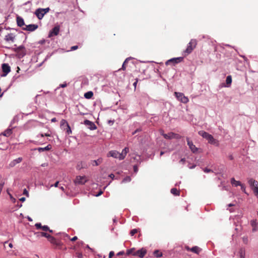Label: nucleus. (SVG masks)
Masks as SVG:
<instances>
[{
	"label": "nucleus",
	"instance_id": "28",
	"mask_svg": "<svg viewBox=\"0 0 258 258\" xmlns=\"http://www.w3.org/2000/svg\"><path fill=\"white\" fill-rule=\"evenodd\" d=\"M154 254L155 256L157 257H160L162 256V253L161 252H160L158 250H156L154 252Z\"/></svg>",
	"mask_w": 258,
	"mask_h": 258
},
{
	"label": "nucleus",
	"instance_id": "57",
	"mask_svg": "<svg viewBox=\"0 0 258 258\" xmlns=\"http://www.w3.org/2000/svg\"><path fill=\"white\" fill-rule=\"evenodd\" d=\"M9 247H10V248H12V247H13V244H12V243H9Z\"/></svg>",
	"mask_w": 258,
	"mask_h": 258
},
{
	"label": "nucleus",
	"instance_id": "12",
	"mask_svg": "<svg viewBox=\"0 0 258 258\" xmlns=\"http://www.w3.org/2000/svg\"><path fill=\"white\" fill-rule=\"evenodd\" d=\"M38 28V25L36 24H30L28 25H26L25 28H24L23 29L29 31H33L35 30Z\"/></svg>",
	"mask_w": 258,
	"mask_h": 258
},
{
	"label": "nucleus",
	"instance_id": "23",
	"mask_svg": "<svg viewBox=\"0 0 258 258\" xmlns=\"http://www.w3.org/2000/svg\"><path fill=\"white\" fill-rule=\"evenodd\" d=\"M69 125L68 122L65 119H62L60 121V127L63 130H66V126Z\"/></svg>",
	"mask_w": 258,
	"mask_h": 258
},
{
	"label": "nucleus",
	"instance_id": "60",
	"mask_svg": "<svg viewBox=\"0 0 258 258\" xmlns=\"http://www.w3.org/2000/svg\"><path fill=\"white\" fill-rule=\"evenodd\" d=\"M137 83V82H135V83H134V84H133V85H134V86H135V87H136Z\"/></svg>",
	"mask_w": 258,
	"mask_h": 258
},
{
	"label": "nucleus",
	"instance_id": "26",
	"mask_svg": "<svg viewBox=\"0 0 258 258\" xmlns=\"http://www.w3.org/2000/svg\"><path fill=\"white\" fill-rule=\"evenodd\" d=\"M226 83L227 84L226 87H228L230 86L232 83V77L231 76H228L226 79Z\"/></svg>",
	"mask_w": 258,
	"mask_h": 258
},
{
	"label": "nucleus",
	"instance_id": "62",
	"mask_svg": "<svg viewBox=\"0 0 258 258\" xmlns=\"http://www.w3.org/2000/svg\"><path fill=\"white\" fill-rule=\"evenodd\" d=\"M186 249L187 250H190V248L189 247H188V246H186Z\"/></svg>",
	"mask_w": 258,
	"mask_h": 258
},
{
	"label": "nucleus",
	"instance_id": "17",
	"mask_svg": "<svg viewBox=\"0 0 258 258\" xmlns=\"http://www.w3.org/2000/svg\"><path fill=\"white\" fill-rule=\"evenodd\" d=\"M231 183L232 185V186L237 187L238 186H241L242 184L240 181L236 180L234 178H232L231 179Z\"/></svg>",
	"mask_w": 258,
	"mask_h": 258
},
{
	"label": "nucleus",
	"instance_id": "2",
	"mask_svg": "<svg viewBox=\"0 0 258 258\" xmlns=\"http://www.w3.org/2000/svg\"><path fill=\"white\" fill-rule=\"evenodd\" d=\"M199 134L203 138L207 140L210 144L218 145V141L211 135L203 131H199Z\"/></svg>",
	"mask_w": 258,
	"mask_h": 258
},
{
	"label": "nucleus",
	"instance_id": "35",
	"mask_svg": "<svg viewBox=\"0 0 258 258\" xmlns=\"http://www.w3.org/2000/svg\"><path fill=\"white\" fill-rule=\"evenodd\" d=\"M101 163V161L100 160H98L97 161L96 160H94L92 162V165L93 166H97L99 165V163Z\"/></svg>",
	"mask_w": 258,
	"mask_h": 258
},
{
	"label": "nucleus",
	"instance_id": "22",
	"mask_svg": "<svg viewBox=\"0 0 258 258\" xmlns=\"http://www.w3.org/2000/svg\"><path fill=\"white\" fill-rule=\"evenodd\" d=\"M245 250L243 248L240 249L238 252V256L239 258H245Z\"/></svg>",
	"mask_w": 258,
	"mask_h": 258
},
{
	"label": "nucleus",
	"instance_id": "9",
	"mask_svg": "<svg viewBox=\"0 0 258 258\" xmlns=\"http://www.w3.org/2000/svg\"><path fill=\"white\" fill-rule=\"evenodd\" d=\"M120 153L115 150H111L109 151L107 154L108 157H112L114 158L119 159L120 160Z\"/></svg>",
	"mask_w": 258,
	"mask_h": 258
},
{
	"label": "nucleus",
	"instance_id": "39",
	"mask_svg": "<svg viewBox=\"0 0 258 258\" xmlns=\"http://www.w3.org/2000/svg\"><path fill=\"white\" fill-rule=\"evenodd\" d=\"M35 226V227H36L37 229H41L42 226L41 225V223H36Z\"/></svg>",
	"mask_w": 258,
	"mask_h": 258
},
{
	"label": "nucleus",
	"instance_id": "50",
	"mask_svg": "<svg viewBox=\"0 0 258 258\" xmlns=\"http://www.w3.org/2000/svg\"><path fill=\"white\" fill-rule=\"evenodd\" d=\"M67 86V84L66 83H63L60 85V87L62 88L66 87Z\"/></svg>",
	"mask_w": 258,
	"mask_h": 258
},
{
	"label": "nucleus",
	"instance_id": "19",
	"mask_svg": "<svg viewBox=\"0 0 258 258\" xmlns=\"http://www.w3.org/2000/svg\"><path fill=\"white\" fill-rule=\"evenodd\" d=\"M248 184H249V186H250L251 188H252L254 187L255 185H258V182L255 181V180L253 179L252 178H250L248 181Z\"/></svg>",
	"mask_w": 258,
	"mask_h": 258
},
{
	"label": "nucleus",
	"instance_id": "47",
	"mask_svg": "<svg viewBox=\"0 0 258 258\" xmlns=\"http://www.w3.org/2000/svg\"><path fill=\"white\" fill-rule=\"evenodd\" d=\"M134 172H137L138 171V167L137 166H134Z\"/></svg>",
	"mask_w": 258,
	"mask_h": 258
},
{
	"label": "nucleus",
	"instance_id": "20",
	"mask_svg": "<svg viewBox=\"0 0 258 258\" xmlns=\"http://www.w3.org/2000/svg\"><path fill=\"white\" fill-rule=\"evenodd\" d=\"M17 23L18 25L20 27H22L25 25L23 19L20 17H17Z\"/></svg>",
	"mask_w": 258,
	"mask_h": 258
},
{
	"label": "nucleus",
	"instance_id": "29",
	"mask_svg": "<svg viewBox=\"0 0 258 258\" xmlns=\"http://www.w3.org/2000/svg\"><path fill=\"white\" fill-rule=\"evenodd\" d=\"M171 192L173 195L175 196H178L179 195V192L177 190L176 188H173L171 189Z\"/></svg>",
	"mask_w": 258,
	"mask_h": 258
},
{
	"label": "nucleus",
	"instance_id": "42",
	"mask_svg": "<svg viewBox=\"0 0 258 258\" xmlns=\"http://www.w3.org/2000/svg\"><path fill=\"white\" fill-rule=\"evenodd\" d=\"M23 194L26 195L27 197H29V192L28 190L25 188L23 190Z\"/></svg>",
	"mask_w": 258,
	"mask_h": 258
},
{
	"label": "nucleus",
	"instance_id": "25",
	"mask_svg": "<svg viewBox=\"0 0 258 258\" xmlns=\"http://www.w3.org/2000/svg\"><path fill=\"white\" fill-rule=\"evenodd\" d=\"M190 250L197 254H198L201 251V249L199 247L196 246L191 248Z\"/></svg>",
	"mask_w": 258,
	"mask_h": 258
},
{
	"label": "nucleus",
	"instance_id": "54",
	"mask_svg": "<svg viewBox=\"0 0 258 258\" xmlns=\"http://www.w3.org/2000/svg\"><path fill=\"white\" fill-rule=\"evenodd\" d=\"M109 176L112 179H113L114 178V175L113 174H110Z\"/></svg>",
	"mask_w": 258,
	"mask_h": 258
},
{
	"label": "nucleus",
	"instance_id": "5",
	"mask_svg": "<svg viewBox=\"0 0 258 258\" xmlns=\"http://www.w3.org/2000/svg\"><path fill=\"white\" fill-rule=\"evenodd\" d=\"M49 10L48 8L45 9H38L36 10L35 14L37 18L41 20L43 18L44 15L46 14Z\"/></svg>",
	"mask_w": 258,
	"mask_h": 258
},
{
	"label": "nucleus",
	"instance_id": "21",
	"mask_svg": "<svg viewBox=\"0 0 258 258\" xmlns=\"http://www.w3.org/2000/svg\"><path fill=\"white\" fill-rule=\"evenodd\" d=\"M162 135L165 139H172L174 138L176 136V135L172 133H169L168 134H162Z\"/></svg>",
	"mask_w": 258,
	"mask_h": 258
},
{
	"label": "nucleus",
	"instance_id": "45",
	"mask_svg": "<svg viewBox=\"0 0 258 258\" xmlns=\"http://www.w3.org/2000/svg\"><path fill=\"white\" fill-rule=\"evenodd\" d=\"M78 46L77 45H75V46H73L71 47V50H76L77 48H78Z\"/></svg>",
	"mask_w": 258,
	"mask_h": 258
},
{
	"label": "nucleus",
	"instance_id": "43",
	"mask_svg": "<svg viewBox=\"0 0 258 258\" xmlns=\"http://www.w3.org/2000/svg\"><path fill=\"white\" fill-rule=\"evenodd\" d=\"M248 241V238L247 237H243V241L244 243L246 244V243H247Z\"/></svg>",
	"mask_w": 258,
	"mask_h": 258
},
{
	"label": "nucleus",
	"instance_id": "41",
	"mask_svg": "<svg viewBox=\"0 0 258 258\" xmlns=\"http://www.w3.org/2000/svg\"><path fill=\"white\" fill-rule=\"evenodd\" d=\"M49 149V148L48 146H47L44 148H40L38 149L39 151H44V150H48Z\"/></svg>",
	"mask_w": 258,
	"mask_h": 258
},
{
	"label": "nucleus",
	"instance_id": "34",
	"mask_svg": "<svg viewBox=\"0 0 258 258\" xmlns=\"http://www.w3.org/2000/svg\"><path fill=\"white\" fill-rule=\"evenodd\" d=\"M66 132L68 135L71 134L72 133V130L71 129V127H70L69 124L66 126Z\"/></svg>",
	"mask_w": 258,
	"mask_h": 258
},
{
	"label": "nucleus",
	"instance_id": "40",
	"mask_svg": "<svg viewBox=\"0 0 258 258\" xmlns=\"http://www.w3.org/2000/svg\"><path fill=\"white\" fill-rule=\"evenodd\" d=\"M41 229L42 230L46 231H48V230H49V227L46 225H44V226H42Z\"/></svg>",
	"mask_w": 258,
	"mask_h": 258
},
{
	"label": "nucleus",
	"instance_id": "32",
	"mask_svg": "<svg viewBox=\"0 0 258 258\" xmlns=\"http://www.w3.org/2000/svg\"><path fill=\"white\" fill-rule=\"evenodd\" d=\"M131 181V178L130 176H126L122 181V183L128 182Z\"/></svg>",
	"mask_w": 258,
	"mask_h": 258
},
{
	"label": "nucleus",
	"instance_id": "11",
	"mask_svg": "<svg viewBox=\"0 0 258 258\" xmlns=\"http://www.w3.org/2000/svg\"><path fill=\"white\" fill-rule=\"evenodd\" d=\"M59 31V27L57 26L54 27L52 30L49 32V37H51L53 36L57 35Z\"/></svg>",
	"mask_w": 258,
	"mask_h": 258
},
{
	"label": "nucleus",
	"instance_id": "64",
	"mask_svg": "<svg viewBox=\"0 0 258 258\" xmlns=\"http://www.w3.org/2000/svg\"><path fill=\"white\" fill-rule=\"evenodd\" d=\"M28 220H29V221H31L32 220V219H31V218H30V217H28Z\"/></svg>",
	"mask_w": 258,
	"mask_h": 258
},
{
	"label": "nucleus",
	"instance_id": "52",
	"mask_svg": "<svg viewBox=\"0 0 258 258\" xmlns=\"http://www.w3.org/2000/svg\"><path fill=\"white\" fill-rule=\"evenodd\" d=\"M25 200H26V199L24 197H22V198L20 199V201L22 202H24L25 201Z\"/></svg>",
	"mask_w": 258,
	"mask_h": 258
},
{
	"label": "nucleus",
	"instance_id": "51",
	"mask_svg": "<svg viewBox=\"0 0 258 258\" xmlns=\"http://www.w3.org/2000/svg\"><path fill=\"white\" fill-rule=\"evenodd\" d=\"M40 136L41 137H43L44 136H46V137H49V136H50V135H49V134H45L44 135H43V134H41V135H40Z\"/></svg>",
	"mask_w": 258,
	"mask_h": 258
},
{
	"label": "nucleus",
	"instance_id": "7",
	"mask_svg": "<svg viewBox=\"0 0 258 258\" xmlns=\"http://www.w3.org/2000/svg\"><path fill=\"white\" fill-rule=\"evenodd\" d=\"M147 252V249L145 248L142 247V248L134 252L133 253V255L139 256L140 258H143L146 254Z\"/></svg>",
	"mask_w": 258,
	"mask_h": 258
},
{
	"label": "nucleus",
	"instance_id": "4",
	"mask_svg": "<svg viewBox=\"0 0 258 258\" xmlns=\"http://www.w3.org/2000/svg\"><path fill=\"white\" fill-rule=\"evenodd\" d=\"M174 95L177 99L183 103H186L189 101L188 98L182 93L175 92Z\"/></svg>",
	"mask_w": 258,
	"mask_h": 258
},
{
	"label": "nucleus",
	"instance_id": "30",
	"mask_svg": "<svg viewBox=\"0 0 258 258\" xmlns=\"http://www.w3.org/2000/svg\"><path fill=\"white\" fill-rule=\"evenodd\" d=\"M135 248H132L131 249H127L126 250V254L127 255H130L132 254L134 252H135Z\"/></svg>",
	"mask_w": 258,
	"mask_h": 258
},
{
	"label": "nucleus",
	"instance_id": "14",
	"mask_svg": "<svg viewBox=\"0 0 258 258\" xmlns=\"http://www.w3.org/2000/svg\"><path fill=\"white\" fill-rule=\"evenodd\" d=\"M15 36L13 33H10L5 36V39L8 42H13L14 41Z\"/></svg>",
	"mask_w": 258,
	"mask_h": 258
},
{
	"label": "nucleus",
	"instance_id": "59",
	"mask_svg": "<svg viewBox=\"0 0 258 258\" xmlns=\"http://www.w3.org/2000/svg\"><path fill=\"white\" fill-rule=\"evenodd\" d=\"M10 198H11V199L12 200H15V199L13 198V197H12V196L11 195H10Z\"/></svg>",
	"mask_w": 258,
	"mask_h": 258
},
{
	"label": "nucleus",
	"instance_id": "18",
	"mask_svg": "<svg viewBox=\"0 0 258 258\" xmlns=\"http://www.w3.org/2000/svg\"><path fill=\"white\" fill-rule=\"evenodd\" d=\"M128 151L129 149L128 148L125 147L122 150V152L120 153V160H123Z\"/></svg>",
	"mask_w": 258,
	"mask_h": 258
},
{
	"label": "nucleus",
	"instance_id": "37",
	"mask_svg": "<svg viewBox=\"0 0 258 258\" xmlns=\"http://www.w3.org/2000/svg\"><path fill=\"white\" fill-rule=\"evenodd\" d=\"M240 187H241V189L242 190V191L244 193H245V194H247L246 191V188H245V185L242 184Z\"/></svg>",
	"mask_w": 258,
	"mask_h": 258
},
{
	"label": "nucleus",
	"instance_id": "16",
	"mask_svg": "<svg viewBox=\"0 0 258 258\" xmlns=\"http://www.w3.org/2000/svg\"><path fill=\"white\" fill-rule=\"evenodd\" d=\"M22 161V158L21 157H19L12 161H11L9 164L10 167H14L17 164H18L20 163Z\"/></svg>",
	"mask_w": 258,
	"mask_h": 258
},
{
	"label": "nucleus",
	"instance_id": "13",
	"mask_svg": "<svg viewBox=\"0 0 258 258\" xmlns=\"http://www.w3.org/2000/svg\"><path fill=\"white\" fill-rule=\"evenodd\" d=\"M84 124L87 126L91 130H94L96 128L95 124L92 121L89 120H85L84 121Z\"/></svg>",
	"mask_w": 258,
	"mask_h": 258
},
{
	"label": "nucleus",
	"instance_id": "3",
	"mask_svg": "<svg viewBox=\"0 0 258 258\" xmlns=\"http://www.w3.org/2000/svg\"><path fill=\"white\" fill-rule=\"evenodd\" d=\"M88 180V178L86 176H77L75 179L74 182L76 185L84 184Z\"/></svg>",
	"mask_w": 258,
	"mask_h": 258
},
{
	"label": "nucleus",
	"instance_id": "56",
	"mask_svg": "<svg viewBox=\"0 0 258 258\" xmlns=\"http://www.w3.org/2000/svg\"><path fill=\"white\" fill-rule=\"evenodd\" d=\"M51 122H55L56 121V119L55 118H53L51 119Z\"/></svg>",
	"mask_w": 258,
	"mask_h": 258
},
{
	"label": "nucleus",
	"instance_id": "8",
	"mask_svg": "<svg viewBox=\"0 0 258 258\" xmlns=\"http://www.w3.org/2000/svg\"><path fill=\"white\" fill-rule=\"evenodd\" d=\"M187 145L191 151L192 152L195 153L198 152V148L196 147L195 145H194L192 141H191L188 138H186Z\"/></svg>",
	"mask_w": 258,
	"mask_h": 258
},
{
	"label": "nucleus",
	"instance_id": "33",
	"mask_svg": "<svg viewBox=\"0 0 258 258\" xmlns=\"http://www.w3.org/2000/svg\"><path fill=\"white\" fill-rule=\"evenodd\" d=\"M12 133V130H7L5 131L4 133V135L5 136H9Z\"/></svg>",
	"mask_w": 258,
	"mask_h": 258
},
{
	"label": "nucleus",
	"instance_id": "55",
	"mask_svg": "<svg viewBox=\"0 0 258 258\" xmlns=\"http://www.w3.org/2000/svg\"><path fill=\"white\" fill-rule=\"evenodd\" d=\"M103 193L102 191H100L97 195H96V197H98L100 195H101Z\"/></svg>",
	"mask_w": 258,
	"mask_h": 258
},
{
	"label": "nucleus",
	"instance_id": "61",
	"mask_svg": "<svg viewBox=\"0 0 258 258\" xmlns=\"http://www.w3.org/2000/svg\"><path fill=\"white\" fill-rule=\"evenodd\" d=\"M86 247H87V248H88V249H90V250H92V249H91V248L89 246V245H87V246H86Z\"/></svg>",
	"mask_w": 258,
	"mask_h": 258
},
{
	"label": "nucleus",
	"instance_id": "49",
	"mask_svg": "<svg viewBox=\"0 0 258 258\" xmlns=\"http://www.w3.org/2000/svg\"><path fill=\"white\" fill-rule=\"evenodd\" d=\"M123 254H124V251H121L118 252L117 253V255H123Z\"/></svg>",
	"mask_w": 258,
	"mask_h": 258
},
{
	"label": "nucleus",
	"instance_id": "46",
	"mask_svg": "<svg viewBox=\"0 0 258 258\" xmlns=\"http://www.w3.org/2000/svg\"><path fill=\"white\" fill-rule=\"evenodd\" d=\"M204 172H206V173H209V172H210L212 171V170L211 169H208V168H205L204 170Z\"/></svg>",
	"mask_w": 258,
	"mask_h": 258
},
{
	"label": "nucleus",
	"instance_id": "31",
	"mask_svg": "<svg viewBox=\"0 0 258 258\" xmlns=\"http://www.w3.org/2000/svg\"><path fill=\"white\" fill-rule=\"evenodd\" d=\"M251 189L253 190L254 195L258 196V185L255 184V186Z\"/></svg>",
	"mask_w": 258,
	"mask_h": 258
},
{
	"label": "nucleus",
	"instance_id": "10",
	"mask_svg": "<svg viewBox=\"0 0 258 258\" xmlns=\"http://www.w3.org/2000/svg\"><path fill=\"white\" fill-rule=\"evenodd\" d=\"M2 70L4 74L3 75V76H6L7 74L10 72L11 68L8 64L4 63L2 65Z\"/></svg>",
	"mask_w": 258,
	"mask_h": 258
},
{
	"label": "nucleus",
	"instance_id": "6",
	"mask_svg": "<svg viewBox=\"0 0 258 258\" xmlns=\"http://www.w3.org/2000/svg\"><path fill=\"white\" fill-rule=\"evenodd\" d=\"M183 60V57H174L171 59L167 60L165 62V64L166 66H168L171 64V63L173 65L178 63L181 62Z\"/></svg>",
	"mask_w": 258,
	"mask_h": 258
},
{
	"label": "nucleus",
	"instance_id": "27",
	"mask_svg": "<svg viewBox=\"0 0 258 258\" xmlns=\"http://www.w3.org/2000/svg\"><path fill=\"white\" fill-rule=\"evenodd\" d=\"M93 95V93L91 91L87 92V93H85L84 97L87 99H90L92 98V97Z\"/></svg>",
	"mask_w": 258,
	"mask_h": 258
},
{
	"label": "nucleus",
	"instance_id": "63",
	"mask_svg": "<svg viewBox=\"0 0 258 258\" xmlns=\"http://www.w3.org/2000/svg\"><path fill=\"white\" fill-rule=\"evenodd\" d=\"M184 161H185L184 159H182L180 160V162L184 163Z\"/></svg>",
	"mask_w": 258,
	"mask_h": 258
},
{
	"label": "nucleus",
	"instance_id": "58",
	"mask_svg": "<svg viewBox=\"0 0 258 258\" xmlns=\"http://www.w3.org/2000/svg\"><path fill=\"white\" fill-rule=\"evenodd\" d=\"M108 122L109 123H111L112 124L113 123V121L109 120Z\"/></svg>",
	"mask_w": 258,
	"mask_h": 258
},
{
	"label": "nucleus",
	"instance_id": "53",
	"mask_svg": "<svg viewBox=\"0 0 258 258\" xmlns=\"http://www.w3.org/2000/svg\"><path fill=\"white\" fill-rule=\"evenodd\" d=\"M77 236H74V237H73L72 239H71V240L74 241H75L77 239Z\"/></svg>",
	"mask_w": 258,
	"mask_h": 258
},
{
	"label": "nucleus",
	"instance_id": "36",
	"mask_svg": "<svg viewBox=\"0 0 258 258\" xmlns=\"http://www.w3.org/2000/svg\"><path fill=\"white\" fill-rule=\"evenodd\" d=\"M131 59V57H128V58L125 59V61H124V62H123V63L122 64V68L121 69L123 70H124L125 69V67H124L125 63H126L128 61V60L129 59Z\"/></svg>",
	"mask_w": 258,
	"mask_h": 258
},
{
	"label": "nucleus",
	"instance_id": "24",
	"mask_svg": "<svg viewBox=\"0 0 258 258\" xmlns=\"http://www.w3.org/2000/svg\"><path fill=\"white\" fill-rule=\"evenodd\" d=\"M40 234L42 236H43V237H45L48 238L50 241H52V240H54V238L53 237H52L49 234H48L46 233L41 232Z\"/></svg>",
	"mask_w": 258,
	"mask_h": 258
},
{
	"label": "nucleus",
	"instance_id": "15",
	"mask_svg": "<svg viewBox=\"0 0 258 258\" xmlns=\"http://www.w3.org/2000/svg\"><path fill=\"white\" fill-rule=\"evenodd\" d=\"M257 222L256 220H252L250 221V225L252 227V231L253 232H256L257 231L258 227H257Z\"/></svg>",
	"mask_w": 258,
	"mask_h": 258
},
{
	"label": "nucleus",
	"instance_id": "44",
	"mask_svg": "<svg viewBox=\"0 0 258 258\" xmlns=\"http://www.w3.org/2000/svg\"><path fill=\"white\" fill-rule=\"evenodd\" d=\"M114 254V253L113 251H110L109 253V258H111Z\"/></svg>",
	"mask_w": 258,
	"mask_h": 258
},
{
	"label": "nucleus",
	"instance_id": "1",
	"mask_svg": "<svg viewBox=\"0 0 258 258\" xmlns=\"http://www.w3.org/2000/svg\"><path fill=\"white\" fill-rule=\"evenodd\" d=\"M197 45V41L195 39H192L187 45L186 49L183 51V54L186 56L190 54L196 48Z\"/></svg>",
	"mask_w": 258,
	"mask_h": 258
},
{
	"label": "nucleus",
	"instance_id": "48",
	"mask_svg": "<svg viewBox=\"0 0 258 258\" xmlns=\"http://www.w3.org/2000/svg\"><path fill=\"white\" fill-rule=\"evenodd\" d=\"M59 183V181H56L54 185H51L50 187L54 186V187H57Z\"/></svg>",
	"mask_w": 258,
	"mask_h": 258
},
{
	"label": "nucleus",
	"instance_id": "38",
	"mask_svg": "<svg viewBox=\"0 0 258 258\" xmlns=\"http://www.w3.org/2000/svg\"><path fill=\"white\" fill-rule=\"evenodd\" d=\"M137 232H138V230L137 229H134L131 230L130 233L132 236H133L135 234L137 233Z\"/></svg>",
	"mask_w": 258,
	"mask_h": 258
}]
</instances>
